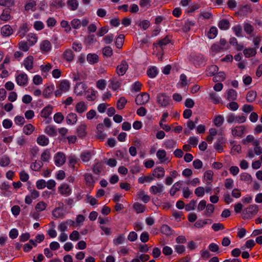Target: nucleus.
<instances>
[{"instance_id": "nucleus-58", "label": "nucleus", "mask_w": 262, "mask_h": 262, "mask_svg": "<svg viewBox=\"0 0 262 262\" xmlns=\"http://www.w3.org/2000/svg\"><path fill=\"white\" fill-rule=\"evenodd\" d=\"M92 155L90 151L83 152L81 154L80 157L83 162H88L91 158Z\"/></svg>"}, {"instance_id": "nucleus-34", "label": "nucleus", "mask_w": 262, "mask_h": 262, "mask_svg": "<svg viewBox=\"0 0 262 262\" xmlns=\"http://www.w3.org/2000/svg\"><path fill=\"white\" fill-rule=\"evenodd\" d=\"M43 166L42 161H35L34 162L31 164L30 167L32 170L36 171H38L40 170L41 168Z\"/></svg>"}, {"instance_id": "nucleus-32", "label": "nucleus", "mask_w": 262, "mask_h": 262, "mask_svg": "<svg viewBox=\"0 0 262 262\" xmlns=\"http://www.w3.org/2000/svg\"><path fill=\"white\" fill-rule=\"evenodd\" d=\"M103 165L101 162L96 163L93 166V171L96 174H100L103 170Z\"/></svg>"}, {"instance_id": "nucleus-21", "label": "nucleus", "mask_w": 262, "mask_h": 262, "mask_svg": "<svg viewBox=\"0 0 262 262\" xmlns=\"http://www.w3.org/2000/svg\"><path fill=\"white\" fill-rule=\"evenodd\" d=\"M157 156L161 163H164L166 161H168V159L166 157V152L164 149L158 150L157 152Z\"/></svg>"}, {"instance_id": "nucleus-7", "label": "nucleus", "mask_w": 262, "mask_h": 262, "mask_svg": "<svg viewBox=\"0 0 262 262\" xmlns=\"http://www.w3.org/2000/svg\"><path fill=\"white\" fill-rule=\"evenodd\" d=\"M164 190V186L159 183H157L156 185H152L149 188V191L150 193L155 195L157 194L160 195L163 192Z\"/></svg>"}, {"instance_id": "nucleus-8", "label": "nucleus", "mask_w": 262, "mask_h": 262, "mask_svg": "<svg viewBox=\"0 0 262 262\" xmlns=\"http://www.w3.org/2000/svg\"><path fill=\"white\" fill-rule=\"evenodd\" d=\"M51 49V43L48 40H43L40 44V50L43 53L49 52Z\"/></svg>"}, {"instance_id": "nucleus-46", "label": "nucleus", "mask_w": 262, "mask_h": 262, "mask_svg": "<svg viewBox=\"0 0 262 262\" xmlns=\"http://www.w3.org/2000/svg\"><path fill=\"white\" fill-rule=\"evenodd\" d=\"M213 172L211 170H207L205 172L204 179L207 181V184H209L212 180Z\"/></svg>"}, {"instance_id": "nucleus-19", "label": "nucleus", "mask_w": 262, "mask_h": 262, "mask_svg": "<svg viewBox=\"0 0 262 262\" xmlns=\"http://www.w3.org/2000/svg\"><path fill=\"white\" fill-rule=\"evenodd\" d=\"M37 143L41 146H45L49 143V139L45 135H39L36 140Z\"/></svg>"}, {"instance_id": "nucleus-11", "label": "nucleus", "mask_w": 262, "mask_h": 262, "mask_svg": "<svg viewBox=\"0 0 262 262\" xmlns=\"http://www.w3.org/2000/svg\"><path fill=\"white\" fill-rule=\"evenodd\" d=\"M165 176V170L163 167L155 168L152 171V177L158 179L163 178Z\"/></svg>"}, {"instance_id": "nucleus-63", "label": "nucleus", "mask_w": 262, "mask_h": 262, "mask_svg": "<svg viewBox=\"0 0 262 262\" xmlns=\"http://www.w3.org/2000/svg\"><path fill=\"white\" fill-rule=\"evenodd\" d=\"M232 30H233V32H234L235 35L237 37L242 36V28L240 25H237V26H234L232 28Z\"/></svg>"}, {"instance_id": "nucleus-10", "label": "nucleus", "mask_w": 262, "mask_h": 262, "mask_svg": "<svg viewBox=\"0 0 262 262\" xmlns=\"http://www.w3.org/2000/svg\"><path fill=\"white\" fill-rule=\"evenodd\" d=\"M110 88L114 91H116L121 85V81L116 77H113L110 80Z\"/></svg>"}, {"instance_id": "nucleus-33", "label": "nucleus", "mask_w": 262, "mask_h": 262, "mask_svg": "<svg viewBox=\"0 0 262 262\" xmlns=\"http://www.w3.org/2000/svg\"><path fill=\"white\" fill-rule=\"evenodd\" d=\"M86 125L82 124L80 125L77 130L78 136L80 138L84 137L86 135Z\"/></svg>"}, {"instance_id": "nucleus-28", "label": "nucleus", "mask_w": 262, "mask_h": 262, "mask_svg": "<svg viewBox=\"0 0 262 262\" xmlns=\"http://www.w3.org/2000/svg\"><path fill=\"white\" fill-rule=\"evenodd\" d=\"M70 87V82L67 80H63L61 81L58 88L61 90L63 92H66L69 91Z\"/></svg>"}, {"instance_id": "nucleus-9", "label": "nucleus", "mask_w": 262, "mask_h": 262, "mask_svg": "<svg viewBox=\"0 0 262 262\" xmlns=\"http://www.w3.org/2000/svg\"><path fill=\"white\" fill-rule=\"evenodd\" d=\"M16 81L19 85H25L28 82V76L25 73L20 74L16 77Z\"/></svg>"}, {"instance_id": "nucleus-55", "label": "nucleus", "mask_w": 262, "mask_h": 262, "mask_svg": "<svg viewBox=\"0 0 262 262\" xmlns=\"http://www.w3.org/2000/svg\"><path fill=\"white\" fill-rule=\"evenodd\" d=\"M176 142L172 139L167 140L165 142V146L167 149H171L176 145Z\"/></svg>"}, {"instance_id": "nucleus-38", "label": "nucleus", "mask_w": 262, "mask_h": 262, "mask_svg": "<svg viewBox=\"0 0 262 262\" xmlns=\"http://www.w3.org/2000/svg\"><path fill=\"white\" fill-rule=\"evenodd\" d=\"M226 75L223 72L216 73L213 77V81L214 82L223 81L225 79Z\"/></svg>"}, {"instance_id": "nucleus-24", "label": "nucleus", "mask_w": 262, "mask_h": 262, "mask_svg": "<svg viewBox=\"0 0 262 262\" xmlns=\"http://www.w3.org/2000/svg\"><path fill=\"white\" fill-rule=\"evenodd\" d=\"M1 33L3 36H8L13 33V30L10 26L5 25L1 29Z\"/></svg>"}, {"instance_id": "nucleus-40", "label": "nucleus", "mask_w": 262, "mask_h": 262, "mask_svg": "<svg viewBox=\"0 0 262 262\" xmlns=\"http://www.w3.org/2000/svg\"><path fill=\"white\" fill-rule=\"evenodd\" d=\"M84 176L86 185L89 186H93L95 181L94 180L92 175L90 173H85Z\"/></svg>"}, {"instance_id": "nucleus-48", "label": "nucleus", "mask_w": 262, "mask_h": 262, "mask_svg": "<svg viewBox=\"0 0 262 262\" xmlns=\"http://www.w3.org/2000/svg\"><path fill=\"white\" fill-rule=\"evenodd\" d=\"M52 214L56 219L63 218L64 217L61 209L59 208H55L52 212Z\"/></svg>"}, {"instance_id": "nucleus-6", "label": "nucleus", "mask_w": 262, "mask_h": 262, "mask_svg": "<svg viewBox=\"0 0 262 262\" xmlns=\"http://www.w3.org/2000/svg\"><path fill=\"white\" fill-rule=\"evenodd\" d=\"M128 68V65L127 62L125 60H123L120 64L117 66L116 68V72L119 76H123L126 73Z\"/></svg>"}, {"instance_id": "nucleus-52", "label": "nucleus", "mask_w": 262, "mask_h": 262, "mask_svg": "<svg viewBox=\"0 0 262 262\" xmlns=\"http://www.w3.org/2000/svg\"><path fill=\"white\" fill-rule=\"evenodd\" d=\"M217 33V29L215 27H211L208 33V37L210 39L214 38Z\"/></svg>"}, {"instance_id": "nucleus-12", "label": "nucleus", "mask_w": 262, "mask_h": 262, "mask_svg": "<svg viewBox=\"0 0 262 262\" xmlns=\"http://www.w3.org/2000/svg\"><path fill=\"white\" fill-rule=\"evenodd\" d=\"M53 106L50 104L46 106L43 108L40 112V116L44 118H48L52 114Z\"/></svg>"}, {"instance_id": "nucleus-23", "label": "nucleus", "mask_w": 262, "mask_h": 262, "mask_svg": "<svg viewBox=\"0 0 262 262\" xmlns=\"http://www.w3.org/2000/svg\"><path fill=\"white\" fill-rule=\"evenodd\" d=\"M230 22L227 19H222L218 23V27L221 30H226L230 27Z\"/></svg>"}, {"instance_id": "nucleus-62", "label": "nucleus", "mask_w": 262, "mask_h": 262, "mask_svg": "<svg viewBox=\"0 0 262 262\" xmlns=\"http://www.w3.org/2000/svg\"><path fill=\"white\" fill-rule=\"evenodd\" d=\"M19 49L24 52H27L29 50V47L28 45L27 42L25 41H21L18 43Z\"/></svg>"}, {"instance_id": "nucleus-25", "label": "nucleus", "mask_w": 262, "mask_h": 262, "mask_svg": "<svg viewBox=\"0 0 262 262\" xmlns=\"http://www.w3.org/2000/svg\"><path fill=\"white\" fill-rule=\"evenodd\" d=\"M45 133L51 137L55 136L57 135L56 129L53 125H48L45 129Z\"/></svg>"}, {"instance_id": "nucleus-35", "label": "nucleus", "mask_w": 262, "mask_h": 262, "mask_svg": "<svg viewBox=\"0 0 262 262\" xmlns=\"http://www.w3.org/2000/svg\"><path fill=\"white\" fill-rule=\"evenodd\" d=\"M257 96L256 92L254 91H250L248 92L246 96V100L248 102H253Z\"/></svg>"}, {"instance_id": "nucleus-17", "label": "nucleus", "mask_w": 262, "mask_h": 262, "mask_svg": "<svg viewBox=\"0 0 262 262\" xmlns=\"http://www.w3.org/2000/svg\"><path fill=\"white\" fill-rule=\"evenodd\" d=\"M87 110V106L83 101H80L75 106V111L78 114H82Z\"/></svg>"}, {"instance_id": "nucleus-1", "label": "nucleus", "mask_w": 262, "mask_h": 262, "mask_svg": "<svg viewBox=\"0 0 262 262\" xmlns=\"http://www.w3.org/2000/svg\"><path fill=\"white\" fill-rule=\"evenodd\" d=\"M258 211V207L257 205H250L243 211L242 218L244 220L250 219L257 214Z\"/></svg>"}, {"instance_id": "nucleus-4", "label": "nucleus", "mask_w": 262, "mask_h": 262, "mask_svg": "<svg viewBox=\"0 0 262 262\" xmlns=\"http://www.w3.org/2000/svg\"><path fill=\"white\" fill-rule=\"evenodd\" d=\"M66 156L63 152H58L54 156L55 164L57 166H61L66 162Z\"/></svg>"}, {"instance_id": "nucleus-16", "label": "nucleus", "mask_w": 262, "mask_h": 262, "mask_svg": "<svg viewBox=\"0 0 262 262\" xmlns=\"http://www.w3.org/2000/svg\"><path fill=\"white\" fill-rule=\"evenodd\" d=\"M63 58L67 61L71 62L73 60L74 54L71 49H67L62 54Z\"/></svg>"}, {"instance_id": "nucleus-49", "label": "nucleus", "mask_w": 262, "mask_h": 262, "mask_svg": "<svg viewBox=\"0 0 262 262\" xmlns=\"http://www.w3.org/2000/svg\"><path fill=\"white\" fill-rule=\"evenodd\" d=\"M124 39V36L123 34L119 35L117 38L115 44L117 48H121Z\"/></svg>"}, {"instance_id": "nucleus-57", "label": "nucleus", "mask_w": 262, "mask_h": 262, "mask_svg": "<svg viewBox=\"0 0 262 262\" xmlns=\"http://www.w3.org/2000/svg\"><path fill=\"white\" fill-rule=\"evenodd\" d=\"M54 120L57 123H60L64 119V116L61 113H57L54 115Z\"/></svg>"}, {"instance_id": "nucleus-61", "label": "nucleus", "mask_w": 262, "mask_h": 262, "mask_svg": "<svg viewBox=\"0 0 262 262\" xmlns=\"http://www.w3.org/2000/svg\"><path fill=\"white\" fill-rule=\"evenodd\" d=\"M147 74L149 77L154 78L157 76L158 71L155 67H152L148 70Z\"/></svg>"}, {"instance_id": "nucleus-51", "label": "nucleus", "mask_w": 262, "mask_h": 262, "mask_svg": "<svg viewBox=\"0 0 262 262\" xmlns=\"http://www.w3.org/2000/svg\"><path fill=\"white\" fill-rule=\"evenodd\" d=\"M10 163V160L8 156L4 155L0 158V165L1 166H8Z\"/></svg>"}, {"instance_id": "nucleus-5", "label": "nucleus", "mask_w": 262, "mask_h": 262, "mask_svg": "<svg viewBox=\"0 0 262 262\" xmlns=\"http://www.w3.org/2000/svg\"><path fill=\"white\" fill-rule=\"evenodd\" d=\"M246 127L244 125L236 126L231 129V133L234 137H242Z\"/></svg>"}, {"instance_id": "nucleus-22", "label": "nucleus", "mask_w": 262, "mask_h": 262, "mask_svg": "<svg viewBox=\"0 0 262 262\" xmlns=\"http://www.w3.org/2000/svg\"><path fill=\"white\" fill-rule=\"evenodd\" d=\"M206 208V210L203 212V215L207 217H211L214 210V206L211 204H208Z\"/></svg>"}, {"instance_id": "nucleus-45", "label": "nucleus", "mask_w": 262, "mask_h": 262, "mask_svg": "<svg viewBox=\"0 0 262 262\" xmlns=\"http://www.w3.org/2000/svg\"><path fill=\"white\" fill-rule=\"evenodd\" d=\"M133 207L137 213H142L145 211V206L139 203H135Z\"/></svg>"}, {"instance_id": "nucleus-2", "label": "nucleus", "mask_w": 262, "mask_h": 262, "mask_svg": "<svg viewBox=\"0 0 262 262\" xmlns=\"http://www.w3.org/2000/svg\"><path fill=\"white\" fill-rule=\"evenodd\" d=\"M156 98L157 103L162 107H166L169 104L170 98L164 93H158Z\"/></svg>"}, {"instance_id": "nucleus-39", "label": "nucleus", "mask_w": 262, "mask_h": 262, "mask_svg": "<svg viewBox=\"0 0 262 262\" xmlns=\"http://www.w3.org/2000/svg\"><path fill=\"white\" fill-rule=\"evenodd\" d=\"M87 60L89 63L94 64L98 61V56L96 54H89L87 55Z\"/></svg>"}, {"instance_id": "nucleus-64", "label": "nucleus", "mask_w": 262, "mask_h": 262, "mask_svg": "<svg viewBox=\"0 0 262 262\" xmlns=\"http://www.w3.org/2000/svg\"><path fill=\"white\" fill-rule=\"evenodd\" d=\"M227 107L232 111H235L238 108L239 105L237 102L232 101L227 104Z\"/></svg>"}, {"instance_id": "nucleus-43", "label": "nucleus", "mask_w": 262, "mask_h": 262, "mask_svg": "<svg viewBox=\"0 0 262 262\" xmlns=\"http://www.w3.org/2000/svg\"><path fill=\"white\" fill-rule=\"evenodd\" d=\"M27 40L31 46L34 45L37 40V37L36 34L29 33L27 36Z\"/></svg>"}, {"instance_id": "nucleus-50", "label": "nucleus", "mask_w": 262, "mask_h": 262, "mask_svg": "<svg viewBox=\"0 0 262 262\" xmlns=\"http://www.w3.org/2000/svg\"><path fill=\"white\" fill-rule=\"evenodd\" d=\"M47 207V204L43 201L38 202L35 207V209L37 212H40L46 209Z\"/></svg>"}, {"instance_id": "nucleus-53", "label": "nucleus", "mask_w": 262, "mask_h": 262, "mask_svg": "<svg viewBox=\"0 0 262 262\" xmlns=\"http://www.w3.org/2000/svg\"><path fill=\"white\" fill-rule=\"evenodd\" d=\"M50 158V152L49 150L46 149L41 155V160L43 162H47Z\"/></svg>"}, {"instance_id": "nucleus-59", "label": "nucleus", "mask_w": 262, "mask_h": 262, "mask_svg": "<svg viewBox=\"0 0 262 262\" xmlns=\"http://www.w3.org/2000/svg\"><path fill=\"white\" fill-rule=\"evenodd\" d=\"M244 29L247 34H251L254 31V27L249 23H245Z\"/></svg>"}, {"instance_id": "nucleus-26", "label": "nucleus", "mask_w": 262, "mask_h": 262, "mask_svg": "<svg viewBox=\"0 0 262 262\" xmlns=\"http://www.w3.org/2000/svg\"><path fill=\"white\" fill-rule=\"evenodd\" d=\"M237 99V93L233 89H230L227 91V99L229 101H234Z\"/></svg>"}, {"instance_id": "nucleus-29", "label": "nucleus", "mask_w": 262, "mask_h": 262, "mask_svg": "<svg viewBox=\"0 0 262 262\" xmlns=\"http://www.w3.org/2000/svg\"><path fill=\"white\" fill-rule=\"evenodd\" d=\"M11 18L10 9H5L0 16V19L3 21H7Z\"/></svg>"}, {"instance_id": "nucleus-18", "label": "nucleus", "mask_w": 262, "mask_h": 262, "mask_svg": "<svg viewBox=\"0 0 262 262\" xmlns=\"http://www.w3.org/2000/svg\"><path fill=\"white\" fill-rule=\"evenodd\" d=\"M183 185V182L182 181H178L176 183H175L172 187L170 189V194L171 196L174 195L176 193L179 191L180 188H181L182 186Z\"/></svg>"}, {"instance_id": "nucleus-36", "label": "nucleus", "mask_w": 262, "mask_h": 262, "mask_svg": "<svg viewBox=\"0 0 262 262\" xmlns=\"http://www.w3.org/2000/svg\"><path fill=\"white\" fill-rule=\"evenodd\" d=\"M35 127L31 124H28L23 127V133L27 135H31L34 131Z\"/></svg>"}, {"instance_id": "nucleus-27", "label": "nucleus", "mask_w": 262, "mask_h": 262, "mask_svg": "<svg viewBox=\"0 0 262 262\" xmlns=\"http://www.w3.org/2000/svg\"><path fill=\"white\" fill-rule=\"evenodd\" d=\"M170 39L169 38V37L168 35H167L164 38L159 40L157 43H154V45H158L160 48L162 49L164 46L168 44L170 42Z\"/></svg>"}, {"instance_id": "nucleus-3", "label": "nucleus", "mask_w": 262, "mask_h": 262, "mask_svg": "<svg viewBox=\"0 0 262 262\" xmlns=\"http://www.w3.org/2000/svg\"><path fill=\"white\" fill-rule=\"evenodd\" d=\"M149 99V95L147 93H142L137 96L135 102L138 105H142L147 103Z\"/></svg>"}, {"instance_id": "nucleus-20", "label": "nucleus", "mask_w": 262, "mask_h": 262, "mask_svg": "<svg viewBox=\"0 0 262 262\" xmlns=\"http://www.w3.org/2000/svg\"><path fill=\"white\" fill-rule=\"evenodd\" d=\"M54 90V85H50L47 86L43 91L42 95L46 98H48L51 97L53 92Z\"/></svg>"}, {"instance_id": "nucleus-41", "label": "nucleus", "mask_w": 262, "mask_h": 262, "mask_svg": "<svg viewBox=\"0 0 262 262\" xmlns=\"http://www.w3.org/2000/svg\"><path fill=\"white\" fill-rule=\"evenodd\" d=\"M67 5L72 10H76L78 7V2L77 0H68Z\"/></svg>"}, {"instance_id": "nucleus-54", "label": "nucleus", "mask_w": 262, "mask_h": 262, "mask_svg": "<svg viewBox=\"0 0 262 262\" xmlns=\"http://www.w3.org/2000/svg\"><path fill=\"white\" fill-rule=\"evenodd\" d=\"M209 96L210 99L214 103L218 104L220 103L221 98L216 93L214 92L211 93Z\"/></svg>"}, {"instance_id": "nucleus-13", "label": "nucleus", "mask_w": 262, "mask_h": 262, "mask_svg": "<svg viewBox=\"0 0 262 262\" xmlns=\"http://www.w3.org/2000/svg\"><path fill=\"white\" fill-rule=\"evenodd\" d=\"M33 60L34 58L32 56H28L24 60V65L26 69L29 71L33 68Z\"/></svg>"}, {"instance_id": "nucleus-42", "label": "nucleus", "mask_w": 262, "mask_h": 262, "mask_svg": "<svg viewBox=\"0 0 262 262\" xmlns=\"http://www.w3.org/2000/svg\"><path fill=\"white\" fill-rule=\"evenodd\" d=\"M243 53L245 56L246 57L248 58L251 56H254L256 54V51L253 48H249V49H245Z\"/></svg>"}, {"instance_id": "nucleus-44", "label": "nucleus", "mask_w": 262, "mask_h": 262, "mask_svg": "<svg viewBox=\"0 0 262 262\" xmlns=\"http://www.w3.org/2000/svg\"><path fill=\"white\" fill-rule=\"evenodd\" d=\"M138 196L139 198L141 199L145 203H147L150 200V197L148 195L145 194L144 191L143 190H141L138 193Z\"/></svg>"}, {"instance_id": "nucleus-37", "label": "nucleus", "mask_w": 262, "mask_h": 262, "mask_svg": "<svg viewBox=\"0 0 262 262\" xmlns=\"http://www.w3.org/2000/svg\"><path fill=\"white\" fill-rule=\"evenodd\" d=\"M161 232L167 235H171L173 233L172 230L167 225H163L161 228Z\"/></svg>"}, {"instance_id": "nucleus-30", "label": "nucleus", "mask_w": 262, "mask_h": 262, "mask_svg": "<svg viewBox=\"0 0 262 262\" xmlns=\"http://www.w3.org/2000/svg\"><path fill=\"white\" fill-rule=\"evenodd\" d=\"M219 68L215 65H211L207 70V75L208 76H214L217 72Z\"/></svg>"}, {"instance_id": "nucleus-56", "label": "nucleus", "mask_w": 262, "mask_h": 262, "mask_svg": "<svg viewBox=\"0 0 262 262\" xmlns=\"http://www.w3.org/2000/svg\"><path fill=\"white\" fill-rule=\"evenodd\" d=\"M36 5L35 1H32L28 3L25 6V9L26 11L32 10L34 11L35 10V7Z\"/></svg>"}, {"instance_id": "nucleus-60", "label": "nucleus", "mask_w": 262, "mask_h": 262, "mask_svg": "<svg viewBox=\"0 0 262 262\" xmlns=\"http://www.w3.org/2000/svg\"><path fill=\"white\" fill-rule=\"evenodd\" d=\"M15 0H0V5L12 7L14 5Z\"/></svg>"}, {"instance_id": "nucleus-31", "label": "nucleus", "mask_w": 262, "mask_h": 262, "mask_svg": "<svg viewBox=\"0 0 262 262\" xmlns=\"http://www.w3.org/2000/svg\"><path fill=\"white\" fill-rule=\"evenodd\" d=\"M29 31L28 26L27 24H23L20 27L18 31L19 36L23 38L24 37L26 33Z\"/></svg>"}, {"instance_id": "nucleus-14", "label": "nucleus", "mask_w": 262, "mask_h": 262, "mask_svg": "<svg viewBox=\"0 0 262 262\" xmlns=\"http://www.w3.org/2000/svg\"><path fill=\"white\" fill-rule=\"evenodd\" d=\"M67 124L73 125L77 121V116L75 113H70L66 117Z\"/></svg>"}, {"instance_id": "nucleus-47", "label": "nucleus", "mask_w": 262, "mask_h": 262, "mask_svg": "<svg viewBox=\"0 0 262 262\" xmlns=\"http://www.w3.org/2000/svg\"><path fill=\"white\" fill-rule=\"evenodd\" d=\"M126 102L127 100L124 97H121L117 101V108L118 110L123 109L124 107Z\"/></svg>"}, {"instance_id": "nucleus-15", "label": "nucleus", "mask_w": 262, "mask_h": 262, "mask_svg": "<svg viewBox=\"0 0 262 262\" xmlns=\"http://www.w3.org/2000/svg\"><path fill=\"white\" fill-rule=\"evenodd\" d=\"M59 192L62 195H70L71 190L67 184H62L58 187Z\"/></svg>"}]
</instances>
